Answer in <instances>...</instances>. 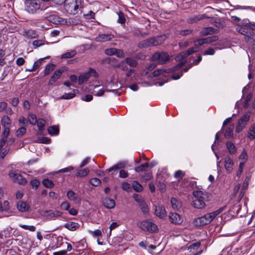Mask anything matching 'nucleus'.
<instances>
[{"instance_id": "obj_12", "label": "nucleus", "mask_w": 255, "mask_h": 255, "mask_svg": "<svg viewBox=\"0 0 255 255\" xmlns=\"http://www.w3.org/2000/svg\"><path fill=\"white\" fill-rule=\"evenodd\" d=\"M210 16H207L206 14L196 15L189 17L187 20V22L189 24H192L201 19L210 18Z\"/></svg>"}, {"instance_id": "obj_11", "label": "nucleus", "mask_w": 255, "mask_h": 255, "mask_svg": "<svg viewBox=\"0 0 255 255\" xmlns=\"http://www.w3.org/2000/svg\"><path fill=\"white\" fill-rule=\"evenodd\" d=\"M40 214L44 217H47L49 219L59 217L62 215V213L58 211L50 210H40Z\"/></svg>"}, {"instance_id": "obj_16", "label": "nucleus", "mask_w": 255, "mask_h": 255, "mask_svg": "<svg viewBox=\"0 0 255 255\" xmlns=\"http://www.w3.org/2000/svg\"><path fill=\"white\" fill-rule=\"evenodd\" d=\"M219 31V30L215 29L212 27H207L203 28L200 32V34L203 36H206L218 33Z\"/></svg>"}, {"instance_id": "obj_56", "label": "nucleus", "mask_w": 255, "mask_h": 255, "mask_svg": "<svg viewBox=\"0 0 255 255\" xmlns=\"http://www.w3.org/2000/svg\"><path fill=\"white\" fill-rule=\"evenodd\" d=\"M2 205L3 207L4 208L5 212H6L8 213H11V211H10V206H9V203L8 201L5 200L2 203Z\"/></svg>"}, {"instance_id": "obj_7", "label": "nucleus", "mask_w": 255, "mask_h": 255, "mask_svg": "<svg viewBox=\"0 0 255 255\" xmlns=\"http://www.w3.org/2000/svg\"><path fill=\"white\" fill-rule=\"evenodd\" d=\"M209 214H206L202 217L197 218L193 221V224L197 227L203 226L210 224L212 221L211 217Z\"/></svg>"}, {"instance_id": "obj_10", "label": "nucleus", "mask_w": 255, "mask_h": 255, "mask_svg": "<svg viewBox=\"0 0 255 255\" xmlns=\"http://www.w3.org/2000/svg\"><path fill=\"white\" fill-rule=\"evenodd\" d=\"M250 118L249 115H245L239 120L236 128V132L239 133L243 130L249 121Z\"/></svg>"}, {"instance_id": "obj_61", "label": "nucleus", "mask_w": 255, "mask_h": 255, "mask_svg": "<svg viewBox=\"0 0 255 255\" xmlns=\"http://www.w3.org/2000/svg\"><path fill=\"white\" fill-rule=\"evenodd\" d=\"M44 44V41L42 40H36L33 42V45L34 48H36Z\"/></svg>"}, {"instance_id": "obj_43", "label": "nucleus", "mask_w": 255, "mask_h": 255, "mask_svg": "<svg viewBox=\"0 0 255 255\" xmlns=\"http://www.w3.org/2000/svg\"><path fill=\"white\" fill-rule=\"evenodd\" d=\"M89 173V170L88 168H85L83 169L78 170L77 172L76 175L79 177H84L86 176Z\"/></svg>"}, {"instance_id": "obj_34", "label": "nucleus", "mask_w": 255, "mask_h": 255, "mask_svg": "<svg viewBox=\"0 0 255 255\" xmlns=\"http://www.w3.org/2000/svg\"><path fill=\"white\" fill-rule=\"evenodd\" d=\"M201 243L199 242L193 243L190 245V246L188 247V250H189L190 252H192V253L193 254L195 251H196L198 249Z\"/></svg>"}, {"instance_id": "obj_20", "label": "nucleus", "mask_w": 255, "mask_h": 255, "mask_svg": "<svg viewBox=\"0 0 255 255\" xmlns=\"http://www.w3.org/2000/svg\"><path fill=\"white\" fill-rule=\"evenodd\" d=\"M154 212L155 215L161 219L164 218L166 214L165 208L161 206L156 207Z\"/></svg>"}, {"instance_id": "obj_59", "label": "nucleus", "mask_w": 255, "mask_h": 255, "mask_svg": "<svg viewBox=\"0 0 255 255\" xmlns=\"http://www.w3.org/2000/svg\"><path fill=\"white\" fill-rule=\"evenodd\" d=\"M26 131V129L25 127H20L16 131L17 136H22Z\"/></svg>"}, {"instance_id": "obj_50", "label": "nucleus", "mask_w": 255, "mask_h": 255, "mask_svg": "<svg viewBox=\"0 0 255 255\" xmlns=\"http://www.w3.org/2000/svg\"><path fill=\"white\" fill-rule=\"evenodd\" d=\"M75 96V94L74 93H70L64 94L61 97L60 99L68 100L74 98Z\"/></svg>"}, {"instance_id": "obj_23", "label": "nucleus", "mask_w": 255, "mask_h": 255, "mask_svg": "<svg viewBox=\"0 0 255 255\" xmlns=\"http://www.w3.org/2000/svg\"><path fill=\"white\" fill-rule=\"evenodd\" d=\"M23 35L28 39H33L38 37L36 31L32 29L24 31Z\"/></svg>"}, {"instance_id": "obj_44", "label": "nucleus", "mask_w": 255, "mask_h": 255, "mask_svg": "<svg viewBox=\"0 0 255 255\" xmlns=\"http://www.w3.org/2000/svg\"><path fill=\"white\" fill-rule=\"evenodd\" d=\"M139 206L143 214H147L149 212V209L146 203L143 201L139 204Z\"/></svg>"}, {"instance_id": "obj_54", "label": "nucleus", "mask_w": 255, "mask_h": 255, "mask_svg": "<svg viewBox=\"0 0 255 255\" xmlns=\"http://www.w3.org/2000/svg\"><path fill=\"white\" fill-rule=\"evenodd\" d=\"M236 30L239 33H241L242 34H243L245 36H246L247 32L248 31V29L246 27H243V26H241L240 27H237L236 28Z\"/></svg>"}, {"instance_id": "obj_64", "label": "nucleus", "mask_w": 255, "mask_h": 255, "mask_svg": "<svg viewBox=\"0 0 255 255\" xmlns=\"http://www.w3.org/2000/svg\"><path fill=\"white\" fill-rule=\"evenodd\" d=\"M165 69H158L156 70H154L153 72V76L156 77L162 74L163 73H165Z\"/></svg>"}, {"instance_id": "obj_45", "label": "nucleus", "mask_w": 255, "mask_h": 255, "mask_svg": "<svg viewBox=\"0 0 255 255\" xmlns=\"http://www.w3.org/2000/svg\"><path fill=\"white\" fill-rule=\"evenodd\" d=\"M50 141V139L47 137L41 136L38 137L36 140V142L42 143H49Z\"/></svg>"}, {"instance_id": "obj_48", "label": "nucleus", "mask_w": 255, "mask_h": 255, "mask_svg": "<svg viewBox=\"0 0 255 255\" xmlns=\"http://www.w3.org/2000/svg\"><path fill=\"white\" fill-rule=\"evenodd\" d=\"M226 137H231L233 136V126L228 128L225 133Z\"/></svg>"}, {"instance_id": "obj_42", "label": "nucleus", "mask_w": 255, "mask_h": 255, "mask_svg": "<svg viewBox=\"0 0 255 255\" xmlns=\"http://www.w3.org/2000/svg\"><path fill=\"white\" fill-rule=\"evenodd\" d=\"M225 207H221L220 208V209H219L218 210L214 211V212H213L212 213H208L209 216H210V217H211V220L212 221H213V220L219 214H220L221 212H223V211L225 209Z\"/></svg>"}, {"instance_id": "obj_58", "label": "nucleus", "mask_w": 255, "mask_h": 255, "mask_svg": "<svg viewBox=\"0 0 255 255\" xmlns=\"http://www.w3.org/2000/svg\"><path fill=\"white\" fill-rule=\"evenodd\" d=\"M20 227L25 230H28L31 232H34L36 230L35 227L33 226H27L25 225H20Z\"/></svg>"}, {"instance_id": "obj_33", "label": "nucleus", "mask_w": 255, "mask_h": 255, "mask_svg": "<svg viewBox=\"0 0 255 255\" xmlns=\"http://www.w3.org/2000/svg\"><path fill=\"white\" fill-rule=\"evenodd\" d=\"M248 137L251 140L255 139V124H253L250 127L248 131Z\"/></svg>"}, {"instance_id": "obj_62", "label": "nucleus", "mask_w": 255, "mask_h": 255, "mask_svg": "<svg viewBox=\"0 0 255 255\" xmlns=\"http://www.w3.org/2000/svg\"><path fill=\"white\" fill-rule=\"evenodd\" d=\"M88 73L90 76V77L93 76L94 77L97 78L98 77V74L96 72V71L93 69V68H90L89 71H88Z\"/></svg>"}, {"instance_id": "obj_6", "label": "nucleus", "mask_w": 255, "mask_h": 255, "mask_svg": "<svg viewBox=\"0 0 255 255\" xmlns=\"http://www.w3.org/2000/svg\"><path fill=\"white\" fill-rule=\"evenodd\" d=\"M169 60V56L167 52H156L152 56L153 61H157L158 63L162 64Z\"/></svg>"}, {"instance_id": "obj_31", "label": "nucleus", "mask_w": 255, "mask_h": 255, "mask_svg": "<svg viewBox=\"0 0 255 255\" xmlns=\"http://www.w3.org/2000/svg\"><path fill=\"white\" fill-rule=\"evenodd\" d=\"M124 60L128 65L132 67H136L138 65L137 61L132 58L127 57Z\"/></svg>"}, {"instance_id": "obj_29", "label": "nucleus", "mask_w": 255, "mask_h": 255, "mask_svg": "<svg viewBox=\"0 0 255 255\" xmlns=\"http://www.w3.org/2000/svg\"><path fill=\"white\" fill-rule=\"evenodd\" d=\"M48 133L51 135H57L59 134V129L57 126H53L49 127L48 129Z\"/></svg>"}, {"instance_id": "obj_9", "label": "nucleus", "mask_w": 255, "mask_h": 255, "mask_svg": "<svg viewBox=\"0 0 255 255\" xmlns=\"http://www.w3.org/2000/svg\"><path fill=\"white\" fill-rule=\"evenodd\" d=\"M67 70L68 68L65 66L61 67L60 68L56 70L48 82V85H52L61 77L62 73L66 71Z\"/></svg>"}, {"instance_id": "obj_22", "label": "nucleus", "mask_w": 255, "mask_h": 255, "mask_svg": "<svg viewBox=\"0 0 255 255\" xmlns=\"http://www.w3.org/2000/svg\"><path fill=\"white\" fill-rule=\"evenodd\" d=\"M126 166V163L124 161H120L116 164L113 166L112 167L108 169L107 171L110 172L112 171H115L117 170H122V169L125 168Z\"/></svg>"}, {"instance_id": "obj_28", "label": "nucleus", "mask_w": 255, "mask_h": 255, "mask_svg": "<svg viewBox=\"0 0 255 255\" xmlns=\"http://www.w3.org/2000/svg\"><path fill=\"white\" fill-rule=\"evenodd\" d=\"M56 65L54 64L51 63L47 64L44 70L43 76H46L47 75H49L52 72V71L54 69Z\"/></svg>"}, {"instance_id": "obj_32", "label": "nucleus", "mask_w": 255, "mask_h": 255, "mask_svg": "<svg viewBox=\"0 0 255 255\" xmlns=\"http://www.w3.org/2000/svg\"><path fill=\"white\" fill-rule=\"evenodd\" d=\"M226 146L230 154H233L236 152L237 148L232 142L228 141L226 143Z\"/></svg>"}, {"instance_id": "obj_63", "label": "nucleus", "mask_w": 255, "mask_h": 255, "mask_svg": "<svg viewBox=\"0 0 255 255\" xmlns=\"http://www.w3.org/2000/svg\"><path fill=\"white\" fill-rule=\"evenodd\" d=\"M185 175V173L181 170H178L174 173V177L176 178H182Z\"/></svg>"}, {"instance_id": "obj_1", "label": "nucleus", "mask_w": 255, "mask_h": 255, "mask_svg": "<svg viewBox=\"0 0 255 255\" xmlns=\"http://www.w3.org/2000/svg\"><path fill=\"white\" fill-rule=\"evenodd\" d=\"M165 40V36L154 37L139 42L137 46L140 48L157 46L162 44Z\"/></svg>"}, {"instance_id": "obj_14", "label": "nucleus", "mask_w": 255, "mask_h": 255, "mask_svg": "<svg viewBox=\"0 0 255 255\" xmlns=\"http://www.w3.org/2000/svg\"><path fill=\"white\" fill-rule=\"evenodd\" d=\"M171 223L179 225L182 223L183 219L180 216L176 213H170L169 216Z\"/></svg>"}, {"instance_id": "obj_41", "label": "nucleus", "mask_w": 255, "mask_h": 255, "mask_svg": "<svg viewBox=\"0 0 255 255\" xmlns=\"http://www.w3.org/2000/svg\"><path fill=\"white\" fill-rule=\"evenodd\" d=\"M76 51L75 50H71L69 52H67L66 53L62 54L61 55V58H70L74 57L76 54Z\"/></svg>"}, {"instance_id": "obj_18", "label": "nucleus", "mask_w": 255, "mask_h": 255, "mask_svg": "<svg viewBox=\"0 0 255 255\" xmlns=\"http://www.w3.org/2000/svg\"><path fill=\"white\" fill-rule=\"evenodd\" d=\"M186 61L185 60L184 61H182L175 65V66L171 68H168L165 70V73H174L179 70H180V69L183 67V66L186 63Z\"/></svg>"}, {"instance_id": "obj_35", "label": "nucleus", "mask_w": 255, "mask_h": 255, "mask_svg": "<svg viewBox=\"0 0 255 255\" xmlns=\"http://www.w3.org/2000/svg\"><path fill=\"white\" fill-rule=\"evenodd\" d=\"M1 124L3 127H8L10 124V118L7 116H4L2 117Z\"/></svg>"}, {"instance_id": "obj_26", "label": "nucleus", "mask_w": 255, "mask_h": 255, "mask_svg": "<svg viewBox=\"0 0 255 255\" xmlns=\"http://www.w3.org/2000/svg\"><path fill=\"white\" fill-rule=\"evenodd\" d=\"M171 204L173 209L175 210L178 211L181 207V203L180 201L174 197L171 198Z\"/></svg>"}, {"instance_id": "obj_19", "label": "nucleus", "mask_w": 255, "mask_h": 255, "mask_svg": "<svg viewBox=\"0 0 255 255\" xmlns=\"http://www.w3.org/2000/svg\"><path fill=\"white\" fill-rule=\"evenodd\" d=\"M103 204L104 206L108 209H113L115 207V202L114 200L106 197L103 199Z\"/></svg>"}, {"instance_id": "obj_24", "label": "nucleus", "mask_w": 255, "mask_h": 255, "mask_svg": "<svg viewBox=\"0 0 255 255\" xmlns=\"http://www.w3.org/2000/svg\"><path fill=\"white\" fill-rule=\"evenodd\" d=\"M80 225L78 223L73 222L66 223L64 227L69 230L74 231L79 228Z\"/></svg>"}, {"instance_id": "obj_53", "label": "nucleus", "mask_w": 255, "mask_h": 255, "mask_svg": "<svg viewBox=\"0 0 255 255\" xmlns=\"http://www.w3.org/2000/svg\"><path fill=\"white\" fill-rule=\"evenodd\" d=\"M194 44H195L196 47H197V46H202L204 44H206L205 38H199V39H197L196 41H195Z\"/></svg>"}, {"instance_id": "obj_51", "label": "nucleus", "mask_w": 255, "mask_h": 255, "mask_svg": "<svg viewBox=\"0 0 255 255\" xmlns=\"http://www.w3.org/2000/svg\"><path fill=\"white\" fill-rule=\"evenodd\" d=\"M90 183L94 186H98L100 185L101 183V180L97 178H94L92 179H91Z\"/></svg>"}, {"instance_id": "obj_49", "label": "nucleus", "mask_w": 255, "mask_h": 255, "mask_svg": "<svg viewBox=\"0 0 255 255\" xmlns=\"http://www.w3.org/2000/svg\"><path fill=\"white\" fill-rule=\"evenodd\" d=\"M118 16H119V18L118 19V23H120L121 24H124L126 21V19H125V15H124V14L123 13V12L122 11H120L118 13Z\"/></svg>"}, {"instance_id": "obj_37", "label": "nucleus", "mask_w": 255, "mask_h": 255, "mask_svg": "<svg viewBox=\"0 0 255 255\" xmlns=\"http://www.w3.org/2000/svg\"><path fill=\"white\" fill-rule=\"evenodd\" d=\"M43 185L46 188H51L54 186L53 181L48 178L44 179L42 182Z\"/></svg>"}, {"instance_id": "obj_39", "label": "nucleus", "mask_w": 255, "mask_h": 255, "mask_svg": "<svg viewBox=\"0 0 255 255\" xmlns=\"http://www.w3.org/2000/svg\"><path fill=\"white\" fill-rule=\"evenodd\" d=\"M198 51L197 47H194L188 49L187 50L182 52L183 55L186 58L189 55Z\"/></svg>"}, {"instance_id": "obj_2", "label": "nucleus", "mask_w": 255, "mask_h": 255, "mask_svg": "<svg viewBox=\"0 0 255 255\" xmlns=\"http://www.w3.org/2000/svg\"><path fill=\"white\" fill-rule=\"evenodd\" d=\"M64 9L69 13L76 14L78 12V9L81 5V0H65Z\"/></svg>"}, {"instance_id": "obj_4", "label": "nucleus", "mask_w": 255, "mask_h": 255, "mask_svg": "<svg viewBox=\"0 0 255 255\" xmlns=\"http://www.w3.org/2000/svg\"><path fill=\"white\" fill-rule=\"evenodd\" d=\"M137 226L143 231L149 233H155L158 231L156 224L149 220H144L137 224Z\"/></svg>"}, {"instance_id": "obj_17", "label": "nucleus", "mask_w": 255, "mask_h": 255, "mask_svg": "<svg viewBox=\"0 0 255 255\" xmlns=\"http://www.w3.org/2000/svg\"><path fill=\"white\" fill-rule=\"evenodd\" d=\"M17 209L21 212H25L30 210V207L26 202L19 201L16 205Z\"/></svg>"}, {"instance_id": "obj_21", "label": "nucleus", "mask_w": 255, "mask_h": 255, "mask_svg": "<svg viewBox=\"0 0 255 255\" xmlns=\"http://www.w3.org/2000/svg\"><path fill=\"white\" fill-rule=\"evenodd\" d=\"M126 166V163L124 161H120L116 164L113 166L112 167L108 169L107 171L110 172L112 171H115L117 170H122V169L125 168Z\"/></svg>"}, {"instance_id": "obj_15", "label": "nucleus", "mask_w": 255, "mask_h": 255, "mask_svg": "<svg viewBox=\"0 0 255 255\" xmlns=\"http://www.w3.org/2000/svg\"><path fill=\"white\" fill-rule=\"evenodd\" d=\"M114 35L111 33L101 34L97 36L95 40L97 42H103L110 41L114 38Z\"/></svg>"}, {"instance_id": "obj_30", "label": "nucleus", "mask_w": 255, "mask_h": 255, "mask_svg": "<svg viewBox=\"0 0 255 255\" xmlns=\"http://www.w3.org/2000/svg\"><path fill=\"white\" fill-rule=\"evenodd\" d=\"M90 77L88 72L84 73L82 75H80L78 79L79 85H82L83 83L87 81L90 78Z\"/></svg>"}, {"instance_id": "obj_8", "label": "nucleus", "mask_w": 255, "mask_h": 255, "mask_svg": "<svg viewBox=\"0 0 255 255\" xmlns=\"http://www.w3.org/2000/svg\"><path fill=\"white\" fill-rule=\"evenodd\" d=\"M9 176L14 182H17L20 185H24L27 183L26 179L23 178L21 174L16 173L15 171H10Z\"/></svg>"}, {"instance_id": "obj_57", "label": "nucleus", "mask_w": 255, "mask_h": 255, "mask_svg": "<svg viewBox=\"0 0 255 255\" xmlns=\"http://www.w3.org/2000/svg\"><path fill=\"white\" fill-rule=\"evenodd\" d=\"M115 51H117L116 48H111L105 50V54L107 55H115Z\"/></svg>"}, {"instance_id": "obj_27", "label": "nucleus", "mask_w": 255, "mask_h": 255, "mask_svg": "<svg viewBox=\"0 0 255 255\" xmlns=\"http://www.w3.org/2000/svg\"><path fill=\"white\" fill-rule=\"evenodd\" d=\"M68 198L75 202H79L80 201V198L72 190L69 191L67 193Z\"/></svg>"}, {"instance_id": "obj_46", "label": "nucleus", "mask_w": 255, "mask_h": 255, "mask_svg": "<svg viewBox=\"0 0 255 255\" xmlns=\"http://www.w3.org/2000/svg\"><path fill=\"white\" fill-rule=\"evenodd\" d=\"M206 44H210L213 42H215L218 40L219 37L217 35H213L210 37L205 38Z\"/></svg>"}, {"instance_id": "obj_38", "label": "nucleus", "mask_w": 255, "mask_h": 255, "mask_svg": "<svg viewBox=\"0 0 255 255\" xmlns=\"http://www.w3.org/2000/svg\"><path fill=\"white\" fill-rule=\"evenodd\" d=\"M43 59L41 58L39 60H37L34 63L33 67L31 68V70H26V71L29 72H32L35 71L37 69H38L42 64V62L43 61Z\"/></svg>"}, {"instance_id": "obj_36", "label": "nucleus", "mask_w": 255, "mask_h": 255, "mask_svg": "<svg viewBox=\"0 0 255 255\" xmlns=\"http://www.w3.org/2000/svg\"><path fill=\"white\" fill-rule=\"evenodd\" d=\"M132 187L133 189L137 192H140L142 191L143 187L137 181H133L132 183Z\"/></svg>"}, {"instance_id": "obj_40", "label": "nucleus", "mask_w": 255, "mask_h": 255, "mask_svg": "<svg viewBox=\"0 0 255 255\" xmlns=\"http://www.w3.org/2000/svg\"><path fill=\"white\" fill-rule=\"evenodd\" d=\"M36 123L37 124L39 131L40 132L42 131L44 129L46 121L42 119H40L37 121Z\"/></svg>"}, {"instance_id": "obj_52", "label": "nucleus", "mask_w": 255, "mask_h": 255, "mask_svg": "<svg viewBox=\"0 0 255 255\" xmlns=\"http://www.w3.org/2000/svg\"><path fill=\"white\" fill-rule=\"evenodd\" d=\"M255 36V33L254 32L248 30L245 36V40L246 41H249L250 39H252Z\"/></svg>"}, {"instance_id": "obj_55", "label": "nucleus", "mask_w": 255, "mask_h": 255, "mask_svg": "<svg viewBox=\"0 0 255 255\" xmlns=\"http://www.w3.org/2000/svg\"><path fill=\"white\" fill-rule=\"evenodd\" d=\"M30 184L33 188H35L36 189L38 188L40 185V182L38 180L34 179L30 181Z\"/></svg>"}, {"instance_id": "obj_5", "label": "nucleus", "mask_w": 255, "mask_h": 255, "mask_svg": "<svg viewBox=\"0 0 255 255\" xmlns=\"http://www.w3.org/2000/svg\"><path fill=\"white\" fill-rule=\"evenodd\" d=\"M25 10L29 13L33 14L40 8L39 0H25Z\"/></svg>"}, {"instance_id": "obj_13", "label": "nucleus", "mask_w": 255, "mask_h": 255, "mask_svg": "<svg viewBox=\"0 0 255 255\" xmlns=\"http://www.w3.org/2000/svg\"><path fill=\"white\" fill-rule=\"evenodd\" d=\"M225 168L227 173L230 174L232 172L233 169V166L234 165L233 160L230 156H227L225 158Z\"/></svg>"}, {"instance_id": "obj_3", "label": "nucleus", "mask_w": 255, "mask_h": 255, "mask_svg": "<svg viewBox=\"0 0 255 255\" xmlns=\"http://www.w3.org/2000/svg\"><path fill=\"white\" fill-rule=\"evenodd\" d=\"M194 199L192 202V206L197 209H202L205 207L206 204L204 201L205 194L202 191H194L193 193Z\"/></svg>"}, {"instance_id": "obj_25", "label": "nucleus", "mask_w": 255, "mask_h": 255, "mask_svg": "<svg viewBox=\"0 0 255 255\" xmlns=\"http://www.w3.org/2000/svg\"><path fill=\"white\" fill-rule=\"evenodd\" d=\"M152 165L150 166L148 162L142 164L140 166H137L135 168V170L136 172H143L148 170L149 168H151Z\"/></svg>"}, {"instance_id": "obj_60", "label": "nucleus", "mask_w": 255, "mask_h": 255, "mask_svg": "<svg viewBox=\"0 0 255 255\" xmlns=\"http://www.w3.org/2000/svg\"><path fill=\"white\" fill-rule=\"evenodd\" d=\"M9 134V128L8 127H5L1 134L2 138L7 139V137H8Z\"/></svg>"}, {"instance_id": "obj_47", "label": "nucleus", "mask_w": 255, "mask_h": 255, "mask_svg": "<svg viewBox=\"0 0 255 255\" xmlns=\"http://www.w3.org/2000/svg\"><path fill=\"white\" fill-rule=\"evenodd\" d=\"M28 119L29 123L32 125H35L37 121L36 116L32 114H29L28 115Z\"/></svg>"}]
</instances>
